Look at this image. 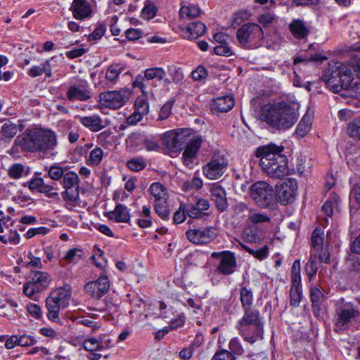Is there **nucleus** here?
Here are the masks:
<instances>
[{
    "instance_id": "obj_36",
    "label": "nucleus",
    "mask_w": 360,
    "mask_h": 360,
    "mask_svg": "<svg viewBox=\"0 0 360 360\" xmlns=\"http://www.w3.org/2000/svg\"><path fill=\"white\" fill-rule=\"evenodd\" d=\"M311 126V115L306 112L301 121L299 122L295 134L300 136H304L310 130Z\"/></svg>"
},
{
    "instance_id": "obj_26",
    "label": "nucleus",
    "mask_w": 360,
    "mask_h": 360,
    "mask_svg": "<svg viewBox=\"0 0 360 360\" xmlns=\"http://www.w3.org/2000/svg\"><path fill=\"white\" fill-rule=\"evenodd\" d=\"M233 105V97L226 95L214 99L211 103V110L213 112H226L232 109Z\"/></svg>"
},
{
    "instance_id": "obj_13",
    "label": "nucleus",
    "mask_w": 360,
    "mask_h": 360,
    "mask_svg": "<svg viewBox=\"0 0 360 360\" xmlns=\"http://www.w3.org/2000/svg\"><path fill=\"white\" fill-rule=\"evenodd\" d=\"M297 183L294 179H288L281 184L276 189V197L278 201L285 205L292 203L296 198Z\"/></svg>"
},
{
    "instance_id": "obj_60",
    "label": "nucleus",
    "mask_w": 360,
    "mask_h": 360,
    "mask_svg": "<svg viewBox=\"0 0 360 360\" xmlns=\"http://www.w3.org/2000/svg\"><path fill=\"white\" fill-rule=\"evenodd\" d=\"M229 347L232 354L241 355L244 353V349L240 342V340L237 338H233L230 340Z\"/></svg>"
},
{
    "instance_id": "obj_32",
    "label": "nucleus",
    "mask_w": 360,
    "mask_h": 360,
    "mask_svg": "<svg viewBox=\"0 0 360 360\" xmlns=\"http://www.w3.org/2000/svg\"><path fill=\"white\" fill-rule=\"evenodd\" d=\"M289 28L293 36L300 39L305 38L309 32L305 23L299 19L293 20Z\"/></svg>"
},
{
    "instance_id": "obj_5",
    "label": "nucleus",
    "mask_w": 360,
    "mask_h": 360,
    "mask_svg": "<svg viewBox=\"0 0 360 360\" xmlns=\"http://www.w3.org/2000/svg\"><path fill=\"white\" fill-rule=\"evenodd\" d=\"M243 315L236 325L243 339L253 344L263 338L264 323L258 309L253 307L243 308Z\"/></svg>"
},
{
    "instance_id": "obj_7",
    "label": "nucleus",
    "mask_w": 360,
    "mask_h": 360,
    "mask_svg": "<svg viewBox=\"0 0 360 360\" xmlns=\"http://www.w3.org/2000/svg\"><path fill=\"white\" fill-rule=\"evenodd\" d=\"M31 280L23 285L25 295L34 300H37V294L46 289L51 282L50 275L44 271H32Z\"/></svg>"
},
{
    "instance_id": "obj_58",
    "label": "nucleus",
    "mask_w": 360,
    "mask_h": 360,
    "mask_svg": "<svg viewBox=\"0 0 360 360\" xmlns=\"http://www.w3.org/2000/svg\"><path fill=\"white\" fill-rule=\"evenodd\" d=\"M214 52L218 56L229 57L234 54L231 47L228 44L217 45L214 49Z\"/></svg>"
},
{
    "instance_id": "obj_15",
    "label": "nucleus",
    "mask_w": 360,
    "mask_h": 360,
    "mask_svg": "<svg viewBox=\"0 0 360 360\" xmlns=\"http://www.w3.org/2000/svg\"><path fill=\"white\" fill-rule=\"evenodd\" d=\"M166 72L162 68H148L144 72V75H138L133 82V87L141 89L143 93L146 92V89L149 84V82L154 79L159 81L165 79Z\"/></svg>"
},
{
    "instance_id": "obj_62",
    "label": "nucleus",
    "mask_w": 360,
    "mask_h": 360,
    "mask_svg": "<svg viewBox=\"0 0 360 360\" xmlns=\"http://www.w3.org/2000/svg\"><path fill=\"white\" fill-rule=\"evenodd\" d=\"M173 102L169 101L165 103L159 112L158 120H165L167 119L172 113Z\"/></svg>"
},
{
    "instance_id": "obj_23",
    "label": "nucleus",
    "mask_w": 360,
    "mask_h": 360,
    "mask_svg": "<svg viewBox=\"0 0 360 360\" xmlns=\"http://www.w3.org/2000/svg\"><path fill=\"white\" fill-rule=\"evenodd\" d=\"M70 9L73 17L77 20L89 18L92 13L91 4L87 0H74Z\"/></svg>"
},
{
    "instance_id": "obj_25",
    "label": "nucleus",
    "mask_w": 360,
    "mask_h": 360,
    "mask_svg": "<svg viewBox=\"0 0 360 360\" xmlns=\"http://www.w3.org/2000/svg\"><path fill=\"white\" fill-rule=\"evenodd\" d=\"M106 335H101L98 338H91L83 342L84 349L89 352L101 351L108 348L111 342L110 340L106 339Z\"/></svg>"
},
{
    "instance_id": "obj_3",
    "label": "nucleus",
    "mask_w": 360,
    "mask_h": 360,
    "mask_svg": "<svg viewBox=\"0 0 360 360\" xmlns=\"http://www.w3.org/2000/svg\"><path fill=\"white\" fill-rule=\"evenodd\" d=\"M328 65L332 71L328 84L335 93L352 86V70L360 79V60L356 57H353L347 63L330 61Z\"/></svg>"
},
{
    "instance_id": "obj_61",
    "label": "nucleus",
    "mask_w": 360,
    "mask_h": 360,
    "mask_svg": "<svg viewBox=\"0 0 360 360\" xmlns=\"http://www.w3.org/2000/svg\"><path fill=\"white\" fill-rule=\"evenodd\" d=\"M198 150L185 149L182 155L183 162L187 167H191L193 159L196 156Z\"/></svg>"
},
{
    "instance_id": "obj_45",
    "label": "nucleus",
    "mask_w": 360,
    "mask_h": 360,
    "mask_svg": "<svg viewBox=\"0 0 360 360\" xmlns=\"http://www.w3.org/2000/svg\"><path fill=\"white\" fill-rule=\"evenodd\" d=\"M200 13V11L198 6H182L179 11V15L182 18H193L198 17Z\"/></svg>"
},
{
    "instance_id": "obj_35",
    "label": "nucleus",
    "mask_w": 360,
    "mask_h": 360,
    "mask_svg": "<svg viewBox=\"0 0 360 360\" xmlns=\"http://www.w3.org/2000/svg\"><path fill=\"white\" fill-rule=\"evenodd\" d=\"M46 297L45 306L47 310V318L49 320L58 323L60 321L59 313L62 307Z\"/></svg>"
},
{
    "instance_id": "obj_64",
    "label": "nucleus",
    "mask_w": 360,
    "mask_h": 360,
    "mask_svg": "<svg viewBox=\"0 0 360 360\" xmlns=\"http://www.w3.org/2000/svg\"><path fill=\"white\" fill-rule=\"evenodd\" d=\"M233 209L234 214L239 217H244L246 216V213L249 214L252 211L248 209L247 205L244 202L236 203Z\"/></svg>"
},
{
    "instance_id": "obj_28",
    "label": "nucleus",
    "mask_w": 360,
    "mask_h": 360,
    "mask_svg": "<svg viewBox=\"0 0 360 360\" xmlns=\"http://www.w3.org/2000/svg\"><path fill=\"white\" fill-rule=\"evenodd\" d=\"M79 121L83 126L91 131H98L105 127V125L102 124L101 118L98 115L82 117Z\"/></svg>"
},
{
    "instance_id": "obj_53",
    "label": "nucleus",
    "mask_w": 360,
    "mask_h": 360,
    "mask_svg": "<svg viewBox=\"0 0 360 360\" xmlns=\"http://www.w3.org/2000/svg\"><path fill=\"white\" fill-rule=\"evenodd\" d=\"M157 13L156 6L152 3H146L142 9L141 17L147 20L153 18Z\"/></svg>"
},
{
    "instance_id": "obj_6",
    "label": "nucleus",
    "mask_w": 360,
    "mask_h": 360,
    "mask_svg": "<svg viewBox=\"0 0 360 360\" xmlns=\"http://www.w3.org/2000/svg\"><path fill=\"white\" fill-rule=\"evenodd\" d=\"M236 39L240 47L248 50H252L262 46L264 34L259 24L247 22L238 29Z\"/></svg>"
},
{
    "instance_id": "obj_19",
    "label": "nucleus",
    "mask_w": 360,
    "mask_h": 360,
    "mask_svg": "<svg viewBox=\"0 0 360 360\" xmlns=\"http://www.w3.org/2000/svg\"><path fill=\"white\" fill-rule=\"evenodd\" d=\"M134 112L127 118V123L134 125L141 121L149 112V103L146 98L138 97L134 103Z\"/></svg>"
},
{
    "instance_id": "obj_42",
    "label": "nucleus",
    "mask_w": 360,
    "mask_h": 360,
    "mask_svg": "<svg viewBox=\"0 0 360 360\" xmlns=\"http://www.w3.org/2000/svg\"><path fill=\"white\" fill-rule=\"evenodd\" d=\"M323 231L321 229H315L311 238V245L314 250L319 251L322 250L323 244V238L322 236Z\"/></svg>"
},
{
    "instance_id": "obj_20",
    "label": "nucleus",
    "mask_w": 360,
    "mask_h": 360,
    "mask_svg": "<svg viewBox=\"0 0 360 360\" xmlns=\"http://www.w3.org/2000/svg\"><path fill=\"white\" fill-rule=\"evenodd\" d=\"M66 96L70 101H85L91 97L90 88L86 82L71 85L66 93Z\"/></svg>"
},
{
    "instance_id": "obj_9",
    "label": "nucleus",
    "mask_w": 360,
    "mask_h": 360,
    "mask_svg": "<svg viewBox=\"0 0 360 360\" xmlns=\"http://www.w3.org/2000/svg\"><path fill=\"white\" fill-rule=\"evenodd\" d=\"M211 257L219 259L216 266V271L218 274L223 276H229L236 271L238 267L237 259L233 252L226 250L213 252Z\"/></svg>"
},
{
    "instance_id": "obj_44",
    "label": "nucleus",
    "mask_w": 360,
    "mask_h": 360,
    "mask_svg": "<svg viewBox=\"0 0 360 360\" xmlns=\"http://www.w3.org/2000/svg\"><path fill=\"white\" fill-rule=\"evenodd\" d=\"M244 241L247 243H257L261 240V236L259 235L256 229L253 228H246L242 234Z\"/></svg>"
},
{
    "instance_id": "obj_11",
    "label": "nucleus",
    "mask_w": 360,
    "mask_h": 360,
    "mask_svg": "<svg viewBox=\"0 0 360 360\" xmlns=\"http://www.w3.org/2000/svg\"><path fill=\"white\" fill-rule=\"evenodd\" d=\"M228 165L225 155L214 154L210 162L203 167V174L210 179H218L224 174Z\"/></svg>"
},
{
    "instance_id": "obj_18",
    "label": "nucleus",
    "mask_w": 360,
    "mask_h": 360,
    "mask_svg": "<svg viewBox=\"0 0 360 360\" xmlns=\"http://www.w3.org/2000/svg\"><path fill=\"white\" fill-rule=\"evenodd\" d=\"M110 282L107 276H101L95 281L87 283L84 286L85 292L92 297L101 298L109 290Z\"/></svg>"
},
{
    "instance_id": "obj_10",
    "label": "nucleus",
    "mask_w": 360,
    "mask_h": 360,
    "mask_svg": "<svg viewBox=\"0 0 360 360\" xmlns=\"http://www.w3.org/2000/svg\"><path fill=\"white\" fill-rule=\"evenodd\" d=\"M62 185L65 191L61 193L64 200L76 202L79 198V179L77 173L65 172L63 177Z\"/></svg>"
},
{
    "instance_id": "obj_2",
    "label": "nucleus",
    "mask_w": 360,
    "mask_h": 360,
    "mask_svg": "<svg viewBox=\"0 0 360 360\" xmlns=\"http://www.w3.org/2000/svg\"><path fill=\"white\" fill-rule=\"evenodd\" d=\"M284 147L271 143L261 146L255 150V155L260 158L259 165L269 176L280 179L288 174V159L281 154Z\"/></svg>"
},
{
    "instance_id": "obj_4",
    "label": "nucleus",
    "mask_w": 360,
    "mask_h": 360,
    "mask_svg": "<svg viewBox=\"0 0 360 360\" xmlns=\"http://www.w3.org/2000/svg\"><path fill=\"white\" fill-rule=\"evenodd\" d=\"M297 118L295 109L286 103L267 104L262 108L261 120L276 129L290 128Z\"/></svg>"
},
{
    "instance_id": "obj_52",
    "label": "nucleus",
    "mask_w": 360,
    "mask_h": 360,
    "mask_svg": "<svg viewBox=\"0 0 360 360\" xmlns=\"http://www.w3.org/2000/svg\"><path fill=\"white\" fill-rule=\"evenodd\" d=\"M324 59H326V58L321 57L318 54H315L314 56L310 58H303L302 56H297L294 58V65L295 66L294 69L297 70L298 65L300 63H302L304 65H306L311 61H322Z\"/></svg>"
},
{
    "instance_id": "obj_39",
    "label": "nucleus",
    "mask_w": 360,
    "mask_h": 360,
    "mask_svg": "<svg viewBox=\"0 0 360 360\" xmlns=\"http://www.w3.org/2000/svg\"><path fill=\"white\" fill-rule=\"evenodd\" d=\"M248 221L250 224L257 225L269 222L270 218L265 214L251 211L248 214Z\"/></svg>"
},
{
    "instance_id": "obj_31",
    "label": "nucleus",
    "mask_w": 360,
    "mask_h": 360,
    "mask_svg": "<svg viewBox=\"0 0 360 360\" xmlns=\"http://www.w3.org/2000/svg\"><path fill=\"white\" fill-rule=\"evenodd\" d=\"M145 141L146 137L141 133H131L126 139L127 148L130 151L138 150L142 148Z\"/></svg>"
},
{
    "instance_id": "obj_56",
    "label": "nucleus",
    "mask_w": 360,
    "mask_h": 360,
    "mask_svg": "<svg viewBox=\"0 0 360 360\" xmlns=\"http://www.w3.org/2000/svg\"><path fill=\"white\" fill-rule=\"evenodd\" d=\"M82 257V250L77 248L69 250L65 255L64 259L68 261V263L76 262Z\"/></svg>"
},
{
    "instance_id": "obj_33",
    "label": "nucleus",
    "mask_w": 360,
    "mask_h": 360,
    "mask_svg": "<svg viewBox=\"0 0 360 360\" xmlns=\"http://www.w3.org/2000/svg\"><path fill=\"white\" fill-rule=\"evenodd\" d=\"M151 196L154 198L156 201H163L167 197V192L165 186L160 182L153 183L148 190Z\"/></svg>"
},
{
    "instance_id": "obj_29",
    "label": "nucleus",
    "mask_w": 360,
    "mask_h": 360,
    "mask_svg": "<svg viewBox=\"0 0 360 360\" xmlns=\"http://www.w3.org/2000/svg\"><path fill=\"white\" fill-rule=\"evenodd\" d=\"M177 129L167 131L162 137V143L170 150H181Z\"/></svg>"
},
{
    "instance_id": "obj_57",
    "label": "nucleus",
    "mask_w": 360,
    "mask_h": 360,
    "mask_svg": "<svg viewBox=\"0 0 360 360\" xmlns=\"http://www.w3.org/2000/svg\"><path fill=\"white\" fill-rule=\"evenodd\" d=\"M188 212L186 211V202H182L174 214L173 219L176 224H180L185 221Z\"/></svg>"
},
{
    "instance_id": "obj_40",
    "label": "nucleus",
    "mask_w": 360,
    "mask_h": 360,
    "mask_svg": "<svg viewBox=\"0 0 360 360\" xmlns=\"http://www.w3.org/2000/svg\"><path fill=\"white\" fill-rule=\"evenodd\" d=\"M67 171V167H61L58 164H55L49 167L48 174L51 179L58 181L63 179V175Z\"/></svg>"
},
{
    "instance_id": "obj_63",
    "label": "nucleus",
    "mask_w": 360,
    "mask_h": 360,
    "mask_svg": "<svg viewBox=\"0 0 360 360\" xmlns=\"http://www.w3.org/2000/svg\"><path fill=\"white\" fill-rule=\"evenodd\" d=\"M236 357L232 352L226 350L221 349L217 352L213 356L212 360H235Z\"/></svg>"
},
{
    "instance_id": "obj_46",
    "label": "nucleus",
    "mask_w": 360,
    "mask_h": 360,
    "mask_svg": "<svg viewBox=\"0 0 360 360\" xmlns=\"http://www.w3.org/2000/svg\"><path fill=\"white\" fill-rule=\"evenodd\" d=\"M25 173L26 175L28 174V172H25V166L20 163H15L12 165L8 170V176L14 179L21 178Z\"/></svg>"
},
{
    "instance_id": "obj_55",
    "label": "nucleus",
    "mask_w": 360,
    "mask_h": 360,
    "mask_svg": "<svg viewBox=\"0 0 360 360\" xmlns=\"http://www.w3.org/2000/svg\"><path fill=\"white\" fill-rule=\"evenodd\" d=\"M242 247L248 253L252 255L255 257L259 259H264L265 257H267L269 253V248L266 245L257 250H254L246 245H242Z\"/></svg>"
},
{
    "instance_id": "obj_27",
    "label": "nucleus",
    "mask_w": 360,
    "mask_h": 360,
    "mask_svg": "<svg viewBox=\"0 0 360 360\" xmlns=\"http://www.w3.org/2000/svg\"><path fill=\"white\" fill-rule=\"evenodd\" d=\"M107 217L110 220H114L116 222L127 223L130 219V214L128 208L122 204L117 205L113 211L108 212Z\"/></svg>"
},
{
    "instance_id": "obj_8",
    "label": "nucleus",
    "mask_w": 360,
    "mask_h": 360,
    "mask_svg": "<svg viewBox=\"0 0 360 360\" xmlns=\"http://www.w3.org/2000/svg\"><path fill=\"white\" fill-rule=\"evenodd\" d=\"M250 195L255 202L263 207H269L274 201L273 187L265 181H257L250 187Z\"/></svg>"
},
{
    "instance_id": "obj_51",
    "label": "nucleus",
    "mask_w": 360,
    "mask_h": 360,
    "mask_svg": "<svg viewBox=\"0 0 360 360\" xmlns=\"http://www.w3.org/2000/svg\"><path fill=\"white\" fill-rule=\"evenodd\" d=\"M127 165L131 171L139 172L146 167V163L142 158H137L129 160Z\"/></svg>"
},
{
    "instance_id": "obj_54",
    "label": "nucleus",
    "mask_w": 360,
    "mask_h": 360,
    "mask_svg": "<svg viewBox=\"0 0 360 360\" xmlns=\"http://www.w3.org/2000/svg\"><path fill=\"white\" fill-rule=\"evenodd\" d=\"M276 18V15L275 14L266 12L259 15L257 18V20L259 24L262 25L263 27H267L273 23Z\"/></svg>"
},
{
    "instance_id": "obj_14",
    "label": "nucleus",
    "mask_w": 360,
    "mask_h": 360,
    "mask_svg": "<svg viewBox=\"0 0 360 360\" xmlns=\"http://www.w3.org/2000/svg\"><path fill=\"white\" fill-rule=\"evenodd\" d=\"M210 202L207 199L192 197L188 202H186V211L188 212V217L191 219H201L208 214L206 212L210 209Z\"/></svg>"
},
{
    "instance_id": "obj_41",
    "label": "nucleus",
    "mask_w": 360,
    "mask_h": 360,
    "mask_svg": "<svg viewBox=\"0 0 360 360\" xmlns=\"http://www.w3.org/2000/svg\"><path fill=\"white\" fill-rule=\"evenodd\" d=\"M310 299L312 306L319 307L325 301V295L319 287L314 286L311 288Z\"/></svg>"
},
{
    "instance_id": "obj_30",
    "label": "nucleus",
    "mask_w": 360,
    "mask_h": 360,
    "mask_svg": "<svg viewBox=\"0 0 360 360\" xmlns=\"http://www.w3.org/2000/svg\"><path fill=\"white\" fill-rule=\"evenodd\" d=\"M124 70L122 64H112L110 65L105 72V78L108 81L107 86L111 87L117 83L119 75Z\"/></svg>"
},
{
    "instance_id": "obj_22",
    "label": "nucleus",
    "mask_w": 360,
    "mask_h": 360,
    "mask_svg": "<svg viewBox=\"0 0 360 360\" xmlns=\"http://www.w3.org/2000/svg\"><path fill=\"white\" fill-rule=\"evenodd\" d=\"M360 314L357 309L349 307L344 308L336 312L335 330H343L346 328L348 323Z\"/></svg>"
},
{
    "instance_id": "obj_16",
    "label": "nucleus",
    "mask_w": 360,
    "mask_h": 360,
    "mask_svg": "<svg viewBox=\"0 0 360 360\" xmlns=\"http://www.w3.org/2000/svg\"><path fill=\"white\" fill-rule=\"evenodd\" d=\"M181 150L183 149L199 150L202 143V137L191 129H177Z\"/></svg>"
},
{
    "instance_id": "obj_34",
    "label": "nucleus",
    "mask_w": 360,
    "mask_h": 360,
    "mask_svg": "<svg viewBox=\"0 0 360 360\" xmlns=\"http://www.w3.org/2000/svg\"><path fill=\"white\" fill-rule=\"evenodd\" d=\"M205 30L206 27L202 22H193L186 27V30L188 34L187 37L190 39H197L205 33Z\"/></svg>"
},
{
    "instance_id": "obj_12",
    "label": "nucleus",
    "mask_w": 360,
    "mask_h": 360,
    "mask_svg": "<svg viewBox=\"0 0 360 360\" xmlns=\"http://www.w3.org/2000/svg\"><path fill=\"white\" fill-rule=\"evenodd\" d=\"M217 236V229L213 226L191 229L186 231L187 239L196 245L207 244L214 240Z\"/></svg>"
},
{
    "instance_id": "obj_17",
    "label": "nucleus",
    "mask_w": 360,
    "mask_h": 360,
    "mask_svg": "<svg viewBox=\"0 0 360 360\" xmlns=\"http://www.w3.org/2000/svg\"><path fill=\"white\" fill-rule=\"evenodd\" d=\"M100 99L106 107L118 109L125 103L128 97L125 91H110L101 93Z\"/></svg>"
},
{
    "instance_id": "obj_48",
    "label": "nucleus",
    "mask_w": 360,
    "mask_h": 360,
    "mask_svg": "<svg viewBox=\"0 0 360 360\" xmlns=\"http://www.w3.org/2000/svg\"><path fill=\"white\" fill-rule=\"evenodd\" d=\"M347 131L349 136L360 140V118L354 119L349 122Z\"/></svg>"
},
{
    "instance_id": "obj_49",
    "label": "nucleus",
    "mask_w": 360,
    "mask_h": 360,
    "mask_svg": "<svg viewBox=\"0 0 360 360\" xmlns=\"http://www.w3.org/2000/svg\"><path fill=\"white\" fill-rule=\"evenodd\" d=\"M338 196H333V198L326 200V202L322 206V211L324 212L326 217H331L333 214L334 207L338 206Z\"/></svg>"
},
{
    "instance_id": "obj_24",
    "label": "nucleus",
    "mask_w": 360,
    "mask_h": 360,
    "mask_svg": "<svg viewBox=\"0 0 360 360\" xmlns=\"http://www.w3.org/2000/svg\"><path fill=\"white\" fill-rule=\"evenodd\" d=\"M210 192L211 199L214 202L217 209L220 211H224L228 207V202L224 188L218 184H214L210 186Z\"/></svg>"
},
{
    "instance_id": "obj_43",
    "label": "nucleus",
    "mask_w": 360,
    "mask_h": 360,
    "mask_svg": "<svg viewBox=\"0 0 360 360\" xmlns=\"http://www.w3.org/2000/svg\"><path fill=\"white\" fill-rule=\"evenodd\" d=\"M18 131L17 124L8 121L2 125L1 132L4 138L11 139L16 135Z\"/></svg>"
},
{
    "instance_id": "obj_37",
    "label": "nucleus",
    "mask_w": 360,
    "mask_h": 360,
    "mask_svg": "<svg viewBox=\"0 0 360 360\" xmlns=\"http://www.w3.org/2000/svg\"><path fill=\"white\" fill-rule=\"evenodd\" d=\"M240 300L242 308L252 307L253 302V293L252 290L242 285L240 290Z\"/></svg>"
},
{
    "instance_id": "obj_1",
    "label": "nucleus",
    "mask_w": 360,
    "mask_h": 360,
    "mask_svg": "<svg viewBox=\"0 0 360 360\" xmlns=\"http://www.w3.org/2000/svg\"><path fill=\"white\" fill-rule=\"evenodd\" d=\"M57 146V138L51 130L41 129H26L24 133L16 137L9 153L18 156L20 151L36 153L53 155V150Z\"/></svg>"
},
{
    "instance_id": "obj_59",
    "label": "nucleus",
    "mask_w": 360,
    "mask_h": 360,
    "mask_svg": "<svg viewBox=\"0 0 360 360\" xmlns=\"http://www.w3.org/2000/svg\"><path fill=\"white\" fill-rule=\"evenodd\" d=\"M26 309L29 314L36 319H40L42 316V310L37 304L29 302L26 305Z\"/></svg>"
},
{
    "instance_id": "obj_47",
    "label": "nucleus",
    "mask_w": 360,
    "mask_h": 360,
    "mask_svg": "<svg viewBox=\"0 0 360 360\" xmlns=\"http://www.w3.org/2000/svg\"><path fill=\"white\" fill-rule=\"evenodd\" d=\"M103 152L100 148L93 149L86 160L87 165L90 166H97L102 160Z\"/></svg>"
},
{
    "instance_id": "obj_38",
    "label": "nucleus",
    "mask_w": 360,
    "mask_h": 360,
    "mask_svg": "<svg viewBox=\"0 0 360 360\" xmlns=\"http://www.w3.org/2000/svg\"><path fill=\"white\" fill-rule=\"evenodd\" d=\"M27 184L30 190L34 191L35 189H38L41 193H47L48 191H53V189L52 186L44 184L43 179L41 178L33 179L29 182L24 184V186H26Z\"/></svg>"
},
{
    "instance_id": "obj_21",
    "label": "nucleus",
    "mask_w": 360,
    "mask_h": 360,
    "mask_svg": "<svg viewBox=\"0 0 360 360\" xmlns=\"http://www.w3.org/2000/svg\"><path fill=\"white\" fill-rule=\"evenodd\" d=\"M72 294V288L70 285L58 288L52 290L47 297L51 302H55L62 307L66 308L70 304V300Z\"/></svg>"
},
{
    "instance_id": "obj_50",
    "label": "nucleus",
    "mask_w": 360,
    "mask_h": 360,
    "mask_svg": "<svg viewBox=\"0 0 360 360\" xmlns=\"http://www.w3.org/2000/svg\"><path fill=\"white\" fill-rule=\"evenodd\" d=\"M302 288H291L290 290V304L292 307H297L302 300Z\"/></svg>"
}]
</instances>
